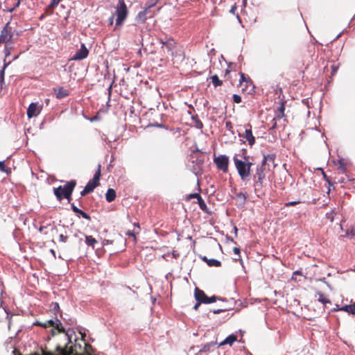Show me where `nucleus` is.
<instances>
[{
    "mask_svg": "<svg viewBox=\"0 0 355 355\" xmlns=\"http://www.w3.org/2000/svg\"><path fill=\"white\" fill-rule=\"evenodd\" d=\"M35 325L40 326L44 328L52 327L51 334L52 336H55L58 333H62L61 339L63 340L64 344L58 343L55 347V352L57 355H62V351L73 350L71 355L79 354L77 352L78 349H81V345L78 343V339H75V343L73 345L69 346V344L71 343V336L69 335L68 332H66L62 322L58 318L55 320H48L45 322L37 321L34 323Z\"/></svg>",
    "mask_w": 355,
    "mask_h": 355,
    "instance_id": "f257e3e1",
    "label": "nucleus"
},
{
    "mask_svg": "<svg viewBox=\"0 0 355 355\" xmlns=\"http://www.w3.org/2000/svg\"><path fill=\"white\" fill-rule=\"evenodd\" d=\"M76 185V181L72 180L67 182L64 186H59L53 188V193L58 201H61L63 198H66L69 202L71 200V194Z\"/></svg>",
    "mask_w": 355,
    "mask_h": 355,
    "instance_id": "f03ea898",
    "label": "nucleus"
},
{
    "mask_svg": "<svg viewBox=\"0 0 355 355\" xmlns=\"http://www.w3.org/2000/svg\"><path fill=\"white\" fill-rule=\"evenodd\" d=\"M242 161L237 156H234L233 161L238 173L243 181H245L250 176L252 163L246 160Z\"/></svg>",
    "mask_w": 355,
    "mask_h": 355,
    "instance_id": "7ed1b4c3",
    "label": "nucleus"
},
{
    "mask_svg": "<svg viewBox=\"0 0 355 355\" xmlns=\"http://www.w3.org/2000/svg\"><path fill=\"white\" fill-rule=\"evenodd\" d=\"M267 170L268 169L261 164L257 166L256 172L254 175V189L257 196L263 193L262 189Z\"/></svg>",
    "mask_w": 355,
    "mask_h": 355,
    "instance_id": "20e7f679",
    "label": "nucleus"
},
{
    "mask_svg": "<svg viewBox=\"0 0 355 355\" xmlns=\"http://www.w3.org/2000/svg\"><path fill=\"white\" fill-rule=\"evenodd\" d=\"M101 165L98 164L93 178L87 182L84 189L80 192L81 196H85L92 193L94 189L99 185L100 177L101 175Z\"/></svg>",
    "mask_w": 355,
    "mask_h": 355,
    "instance_id": "39448f33",
    "label": "nucleus"
},
{
    "mask_svg": "<svg viewBox=\"0 0 355 355\" xmlns=\"http://www.w3.org/2000/svg\"><path fill=\"white\" fill-rule=\"evenodd\" d=\"M128 8L124 0H119L115 10V15H116V26H121L123 24L128 16Z\"/></svg>",
    "mask_w": 355,
    "mask_h": 355,
    "instance_id": "423d86ee",
    "label": "nucleus"
},
{
    "mask_svg": "<svg viewBox=\"0 0 355 355\" xmlns=\"http://www.w3.org/2000/svg\"><path fill=\"white\" fill-rule=\"evenodd\" d=\"M229 162V157L225 155H220L218 156L214 155V163L216 164L218 169L224 173L228 171Z\"/></svg>",
    "mask_w": 355,
    "mask_h": 355,
    "instance_id": "0eeeda50",
    "label": "nucleus"
},
{
    "mask_svg": "<svg viewBox=\"0 0 355 355\" xmlns=\"http://www.w3.org/2000/svg\"><path fill=\"white\" fill-rule=\"evenodd\" d=\"M239 87L241 88L243 92L247 93L251 92L254 88L253 83L251 79L242 72L240 73Z\"/></svg>",
    "mask_w": 355,
    "mask_h": 355,
    "instance_id": "6e6552de",
    "label": "nucleus"
},
{
    "mask_svg": "<svg viewBox=\"0 0 355 355\" xmlns=\"http://www.w3.org/2000/svg\"><path fill=\"white\" fill-rule=\"evenodd\" d=\"M13 37L12 28L8 22L0 33V44H7L12 40Z\"/></svg>",
    "mask_w": 355,
    "mask_h": 355,
    "instance_id": "1a4fd4ad",
    "label": "nucleus"
},
{
    "mask_svg": "<svg viewBox=\"0 0 355 355\" xmlns=\"http://www.w3.org/2000/svg\"><path fill=\"white\" fill-rule=\"evenodd\" d=\"M43 104L31 103L27 109V116L28 119L37 116L42 111Z\"/></svg>",
    "mask_w": 355,
    "mask_h": 355,
    "instance_id": "9d476101",
    "label": "nucleus"
},
{
    "mask_svg": "<svg viewBox=\"0 0 355 355\" xmlns=\"http://www.w3.org/2000/svg\"><path fill=\"white\" fill-rule=\"evenodd\" d=\"M275 157L276 155L275 154H268V155H263V159L261 163V165L265 166L268 169V171L270 170V165L272 166V168H275L277 166L275 164Z\"/></svg>",
    "mask_w": 355,
    "mask_h": 355,
    "instance_id": "9b49d317",
    "label": "nucleus"
},
{
    "mask_svg": "<svg viewBox=\"0 0 355 355\" xmlns=\"http://www.w3.org/2000/svg\"><path fill=\"white\" fill-rule=\"evenodd\" d=\"M89 51L86 48L84 44H81L80 49L76 52L73 56L71 58L72 60H81L86 58L88 56Z\"/></svg>",
    "mask_w": 355,
    "mask_h": 355,
    "instance_id": "f8f14e48",
    "label": "nucleus"
},
{
    "mask_svg": "<svg viewBox=\"0 0 355 355\" xmlns=\"http://www.w3.org/2000/svg\"><path fill=\"white\" fill-rule=\"evenodd\" d=\"M248 126L249 127V128H246L243 133H242V134L239 133V135L240 137L245 139L248 141V144L250 146H252L255 143V138H254V137L252 135L251 125L248 124Z\"/></svg>",
    "mask_w": 355,
    "mask_h": 355,
    "instance_id": "ddd939ff",
    "label": "nucleus"
},
{
    "mask_svg": "<svg viewBox=\"0 0 355 355\" xmlns=\"http://www.w3.org/2000/svg\"><path fill=\"white\" fill-rule=\"evenodd\" d=\"M194 297L197 302H200L203 304H205L208 299V296L205 293V292L197 287L195 288Z\"/></svg>",
    "mask_w": 355,
    "mask_h": 355,
    "instance_id": "4468645a",
    "label": "nucleus"
},
{
    "mask_svg": "<svg viewBox=\"0 0 355 355\" xmlns=\"http://www.w3.org/2000/svg\"><path fill=\"white\" fill-rule=\"evenodd\" d=\"M164 46L166 48L168 52L173 55V50L176 47V42L172 38H167L165 40Z\"/></svg>",
    "mask_w": 355,
    "mask_h": 355,
    "instance_id": "2eb2a0df",
    "label": "nucleus"
},
{
    "mask_svg": "<svg viewBox=\"0 0 355 355\" xmlns=\"http://www.w3.org/2000/svg\"><path fill=\"white\" fill-rule=\"evenodd\" d=\"M150 7L146 8L144 11L139 12L136 17V20L139 23H144L148 17Z\"/></svg>",
    "mask_w": 355,
    "mask_h": 355,
    "instance_id": "dca6fc26",
    "label": "nucleus"
},
{
    "mask_svg": "<svg viewBox=\"0 0 355 355\" xmlns=\"http://www.w3.org/2000/svg\"><path fill=\"white\" fill-rule=\"evenodd\" d=\"M71 207L72 211L74 213L80 214V216H82L83 218H84L86 220H91V217L88 214H87L86 212L83 211V210L78 209L73 203L71 204Z\"/></svg>",
    "mask_w": 355,
    "mask_h": 355,
    "instance_id": "f3484780",
    "label": "nucleus"
},
{
    "mask_svg": "<svg viewBox=\"0 0 355 355\" xmlns=\"http://www.w3.org/2000/svg\"><path fill=\"white\" fill-rule=\"evenodd\" d=\"M12 60H9L8 62H6V60H3V67L0 71V89H2L3 85L4 84V75H5V69L11 63Z\"/></svg>",
    "mask_w": 355,
    "mask_h": 355,
    "instance_id": "a211bd4d",
    "label": "nucleus"
},
{
    "mask_svg": "<svg viewBox=\"0 0 355 355\" xmlns=\"http://www.w3.org/2000/svg\"><path fill=\"white\" fill-rule=\"evenodd\" d=\"M236 340L237 337L234 334H231L228 336L223 341H222L219 344V346H223L225 345H232L235 341H236Z\"/></svg>",
    "mask_w": 355,
    "mask_h": 355,
    "instance_id": "6ab92c4d",
    "label": "nucleus"
},
{
    "mask_svg": "<svg viewBox=\"0 0 355 355\" xmlns=\"http://www.w3.org/2000/svg\"><path fill=\"white\" fill-rule=\"evenodd\" d=\"M285 104L284 102H282L279 106L277 107L276 117L274 119H278L281 120L284 117Z\"/></svg>",
    "mask_w": 355,
    "mask_h": 355,
    "instance_id": "aec40b11",
    "label": "nucleus"
},
{
    "mask_svg": "<svg viewBox=\"0 0 355 355\" xmlns=\"http://www.w3.org/2000/svg\"><path fill=\"white\" fill-rule=\"evenodd\" d=\"M105 198L108 202L114 201L116 198V191L113 189H108L105 193Z\"/></svg>",
    "mask_w": 355,
    "mask_h": 355,
    "instance_id": "412c9836",
    "label": "nucleus"
},
{
    "mask_svg": "<svg viewBox=\"0 0 355 355\" xmlns=\"http://www.w3.org/2000/svg\"><path fill=\"white\" fill-rule=\"evenodd\" d=\"M55 95L58 98L61 99L69 95V91L64 87H60L55 90Z\"/></svg>",
    "mask_w": 355,
    "mask_h": 355,
    "instance_id": "4be33fe9",
    "label": "nucleus"
},
{
    "mask_svg": "<svg viewBox=\"0 0 355 355\" xmlns=\"http://www.w3.org/2000/svg\"><path fill=\"white\" fill-rule=\"evenodd\" d=\"M316 295L318 296V300L320 302L322 303L324 305L326 304H331V301L322 293L318 291V292L316 293Z\"/></svg>",
    "mask_w": 355,
    "mask_h": 355,
    "instance_id": "5701e85b",
    "label": "nucleus"
},
{
    "mask_svg": "<svg viewBox=\"0 0 355 355\" xmlns=\"http://www.w3.org/2000/svg\"><path fill=\"white\" fill-rule=\"evenodd\" d=\"M203 260L207 262L209 266L219 267L221 266V262L217 259H208L207 257H204Z\"/></svg>",
    "mask_w": 355,
    "mask_h": 355,
    "instance_id": "b1692460",
    "label": "nucleus"
},
{
    "mask_svg": "<svg viewBox=\"0 0 355 355\" xmlns=\"http://www.w3.org/2000/svg\"><path fill=\"white\" fill-rule=\"evenodd\" d=\"M191 119H192L193 123H194V125L196 128L202 129L203 128V123L200 120L198 114L192 116Z\"/></svg>",
    "mask_w": 355,
    "mask_h": 355,
    "instance_id": "393cba45",
    "label": "nucleus"
},
{
    "mask_svg": "<svg viewBox=\"0 0 355 355\" xmlns=\"http://www.w3.org/2000/svg\"><path fill=\"white\" fill-rule=\"evenodd\" d=\"M85 243L87 245L94 248L95 244L98 243L97 240L92 236H85Z\"/></svg>",
    "mask_w": 355,
    "mask_h": 355,
    "instance_id": "a878e982",
    "label": "nucleus"
},
{
    "mask_svg": "<svg viewBox=\"0 0 355 355\" xmlns=\"http://www.w3.org/2000/svg\"><path fill=\"white\" fill-rule=\"evenodd\" d=\"M210 79L211 80V83H213L214 87H217L223 85V81L218 78L217 75L211 76Z\"/></svg>",
    "mask_w": 355,
    "mask_h": 355,
    "instance_id": "bb28decb",
    "label": "nucleus"
},
{
    "mask_svg": "<svg viewBox=\"0 0 355 355\" xmlns=\"http://www.w3.org/2000/svg\"><path fill=\"white\" fill-rule=\"evenodd\" d=\"M198 203L201 210L207 214L210 213L206 203L205 202L202 197L199 200H198Z\"/></svg>",
    "mask_w": 355,
    "mask_h": 355,
    "instance_id": "cd10ccee",
    "label": "nucleus"
},
{
    "mask_svg": "<svg viewBox=\"0 0 355 355\" xmlns=\"http://www.w3.org/2000/svg\"><path fill=\"white\" fill-rule=\"evenodd\" d=\"M342 310H345V311L352 313L355 314V305H347L345 306L341 309Z\"/></svg>",
    "mask_w": 355,
    "mask_h": 355,
    "instance_id": "c85d7f7f",
    "label": "nucleus"
},
{
    "mask_svg": "<svg viewBox=\"0 0 355 355\" xmlns=\"http://www.w3.org/2000/svg\"><path fill=\"white\" fill-rule=\"evenodd\" d=\"M236 198L239 200L241 201V202L242 204H245V201H246V196L245 195L242 193V192H240V193H236Z\"/></svg>",
    "mask_w": 355,
    "mask_h": 355,
    "instance_id": "c756f323",
    "label": "nucleus"
},
{
    "mask_svg": "<svg viewBox=\"0 0 355 355\" xmlns=\"http://www.w3.org/2000/svg\"><path fill=\"white\" fill-rule=\"evenodd\" d=\"M0 171L6 173L8 175L11 173V169L6 166L4 162H0Z\"/></svg>",
    "mask_w": 355,
    "mask_h": 355,
    "instance_id": "7c9ffc66",
    "label": "nucleus"
},
{
    "mask_svg": "<svg viewBox=\"0 0 355 355\" xmlns=\"http://www.w3.org/2000/svg\"><path fill=\"white\" fill-rule=\"evenodd\" d=\"M322 175H323L324 179L326 180V182L329 184V188H328V191H327V193H329L331 190L330 187L333 185V183L331 181V178L329 177H328L324 171H322Z\"/></svg>",
    "mask_w": 355,
    "mask_h": 355,
    "instance_id": "2f4dec72",
    "label": "nucleus"
},
{
    "mask_svg": "<svg viewBox=\"0 0 355 355\" xmlns=\"http://www.w3.org/2000/svg\"><path fill=\"white\" fill-rule=\"evenodd\" d=\"M215 343H207L206 345H205L203 346V347L200 350V352H209L210 351V349L211 347L214 345Z\"/></svg>",
    "mask_w": 355,
    "mask_h": 355,
    "instance_id": "473e14b6",
    "label": "nucleus"
},
{
    "mask_svg": "<svg viewBox=\"0 0 355 355\" xmlns=\"http://www.w3.org/2000/svg\"><path fill=\"white\" fill-rule=\"evenodd\" d=\"M139 231L135 232V230L132 231H128L126 233V235L129 236H132L133 238L134 241L135 242L137 240L136 234H139Z\"/></svg>",
    "mask_w": 355,
    "mask_h": 355,
    "instance_id": "72a5a7b5",
    "label": "nucleus"
},
{
    "mask_svg": "<svg viewBox=\"0 0 355 355\" xmlns=\"http://www.w3.org/2000/svg\"><path fill=\"white\" fill-rule=\"evenodd\" d=\"M347 235L352 238H355V226H352L347 231Z\"/></svg>",
    "mask_w": 355,
    "mask_h": 355,
    "instance_id": "f704fd0d",
    "label": "nucleus"
},
{
    "mask_svg": "<svg viewBox=\"0 0 355 355\" xmlns=\"http://www.w3.org/2000/svg\"><path fill=\"white\" fill-rule=\"evenodd\" d=\"M62 0H52L51 4L49 6V9H54Z\"/></svg>",
    "mask_w": 355,
    "mask_h": 355,
    "instance_id": "c9c22d12",
    "label": "nucleus"
},
{
    "mask_svg": "<svg viewBox=\"0 0 355 355\" xmlns=\"http://www.w3.org/2000/svg\"><path fill=\"white\" fill-rule=\"evenodd\" d=\"M217 300H220V299L215 295H213L210 297H208L207 301H206L205 304H210V303L215 302Z\"/></svg>",
    "mask_w": 355,
    "mask_h": 355,
    "instance_id": "e433bc0d",
    "label": "nucleus"
},
{
    "mask_svg": "<svg viewBox=\"0 0 355 355\" xmlns=\"http://www.w3.org/2000/svg\"><path fill=\"white\" fill-rule=\"evenodd\" d=\"M11 48H9L8 45H6L4 53H5V59L4 60L7 59V58L10 55Z\"/></svg>",
    "mask_w": 355,
    "mask_h": 355,
    "instance_id": "4c0bfd02",
    "label": "nucleus"
},
{
    "mask_svg": "<svg viewBox=\"0 0 355 355\" xmlns=\"http://www.w3.org/2000/svg\"><path fill=\"white\" fill-rule=\"evenodd\" d=\"M68 240V236L64 235L63 234H60L59 235V241L62 243H66Z\"/></svg>",
    "mask_w": 355,
    "mask_h": 355,
    "instance_id": "58836bf2",
    "label": "nucleus"
},
{
    "mask_svg": "<svg viewBox=\"0 0 355 355\" xmlns=\"http://www.w3.org/2000/svg\"><path fill=\"white\" fill-rule=\"evenodd\" d=\"M234 102L236 103H240L241 102V97L238 94L233 95Z\"/></svg>",
    "mask_w": 355,
    "mask_h": 355,
    "instance_id": "ea45409f",
    "label": "nucleus"
},
{
    "mask_svg": "<svg viewBox=\"0 0 355 355\" xmlns=\"http://www.w3.org/2000/svg\"><path fill=\"white\" fill-rule=\"evenodd\" d=\"M201 198L200 195L197 193H191L188 196V199L196 198L197 200Z\"/></svg>",
    "mask_w": 355,
    "mask_h": 355,
    "instance_id": "a19ab883",
    "label": "nucleus"
},
{
    "mask_svg": "<svg viewBox=\"0 0 355 355\" xmlns=\"http://www.w3.org/2000/svg\"><path fill=\"white\" fill-rule=\"evenodd\" d=\"M308 52L309 53L310 55L311 56H313V54L315 53V47L313 45H310L309 47H308Z\"/></svg>",
    "mask_w": 355,
    "mask_h": 355,
    "instance_id": "79ce46f5",
    "label": "nucleus"
},
{
    "mask_svg": "<svg viewBox=\"0 0 355 355\" xmlns=\"http://www.w3.org/2000/svg\"><path fill=\"white\" fill-rule=\"evenodd\" d=\"M331 76H334L338 71V66L336 64L331 65Z\"/></svg>",
    "mask_w": 355,
    "mask_h": 355,
    "instance_id": "37998d69",
    "label": "nucleus"
},
{
    "mask_svg": "<svg viewBox=\"0 0 355 355\" xmlns=\"http://www.w3.org/2000/svg\"><path fill=\"white\" fill-rule=\"evenodd\" d=\"M227 309H214V310L213 311V313H214V314H218V313H221V312H223V311H227Z\"/></svg>",
    "mask_w": 355,
    "mask_h": 355,
    "instance_id": "c03bdc74",
    "label": "nucleus"
},
{
    "mask_svg": "<svg viewBox=\"0 0 355 355\" xmlns=\"http://www.w3.org/2000/svg\"><path fill=\"white\" fill-rule=\"evenodd\" d=\"M20 1H21V0H18L17 3L15 4V6L13 8L9 9L8 12H13L19 6Z\"/></svg>",
    "mask_w": 355,
    "mask_h": 355,
    "instance_id": "a18cd8bd",
    "label": "nucleus"
},
{
    "mask_svg": "<svg viewBox=\"0 0 355 355\" xmlns=\"http://www.w3.org/2000/svg\"><path fill=\"white\" fill-rule=\"evenodd\" d=\"M326 217L331 221L333 222L334 220V216H333V212L327 213L326 214Z\"/></svg>",
    "mask_w": 355,
    "mask_h": 355,
    "instance_id": "49530a36",
    "label": "nucleus"
},
{
    "mask_svg": "<svg viewBox=\"0 0 355 355\" xmlns=\"http://www.w3.org/2000/svg\"><path fill=\"white\" fill-rule=\"evenodd\" d=\"M233 252L236 254H240V248H237V247H235L233 248Z\"/></svg>",
    "mask_w": 355,
    "mask_h": 355,
    "instance_id": "de8ad7c7",
    "label": "nucleus"
},
{
    "mask_svg": "<svg viewBox=\"0 0 355 355\" xmlns=\"http://www.w3.org/2000/svg\"><path fill=\"white\" fill-rule=\"evenodd\" d=\"M200 304H202V302H197L196 304L193 306V309L198 310V309L200 306Z\"/></svg>",
    "mask_w": 355,
    "mask_h": 355,
    "instance_id": "09e8293b",
    "label": "nucleus"
},
{
    "mask_svg": "<svg viewBox=\"0 0 355 355\" xmlns=\"http://www.w3.org/2000/svg\"><path fill=\"white\" fill-rule=\"evenodd\" d=\"M159 43H160V44H162V48L163 49V48H164V42H165V40H163V39H162V38H161V39H159Z\"/></svg>",
    "mask_w": 355,
    "mask_h": 355,
    "instance_id": "8fccbe9b",
    "label": "nucleus"
},
{
    "mask_svg": "<svg viewBox=\"0 0 355 355\" xmlns=\"http://www.w3.org/2000/svg\"><path fill=\"white\" fill-rule=\"evenodd\" d=\"M53 305H54V307H53L54 309L57 310V309H60L59 304L58 303H54Z\"/></svg>",
    "mask_w": 355,
    "mask_h": 355,
    "instance_id": "3c124183",
    "label": "nucleus"
},
{
    "mask_svg": "<svg viewBox=\"0 0 355 355\" xmlns=\"http://www.w3.org/2000/svg\"><path fill=\"white\" fill-rule=\"evenodd\" d=\"M297 203V202H288L287 203V205L288 206H291V205H295Z\"/></svg>",
    "mask_w": 355,
    "mask_h": 355,
    "instance_id": "603ef678",
    "label": "nucleus"
},
{
    "mask_svg": "<svg viewBox=\"0 0 355 355\" xmlns=\"http://www.w3.org/2000/svg\"><path fill=\"white\" fill-rule=\"evenodd\" d=\"M134 226L136 227L138 229V231L140 230V226L139 223H134Z\"/></svg>",
    "mask_w": 355,
    "mask_h": 355,
    "instance_id": "864d4df0",
    "label": "nucleus"
},
{
    "mask_svg": "<svg viewBox=\"0 0 355 355\" xmlns=\"http://www.w3.org/2000/svg\"><path fill=\"white\" fill-rule=\"evenodd\" d=\"M235 10H236V7L235 6H232L231 10H230V12H232V13H234Z\"/></svg>",
    "mask_w": 355,
    "mask_h": 355,
    "instance_id": "5fc2aeb1",
    "label": "nucleus"
},
{
    "mask_svg": "<svg viewBox=\"0 0 355 355\" xmlns=\"http://www.w3.org/2000/svg\"><path fill=\"white\" fill-rule=\"evenodd\" d=\"M85 334L82 335V340H83V341H85Z\"/></svg>",
    "mask_w": 355,
    "mask_h": 355,
    "instance_id": "6e6d98bb",
    "label": "nucleus"
},
{
    "mask_svg": "<svg viewBox=\"0 0 355 355\" xmlns=\"http://www.w3.org/2000/svg\"><path fill=\"white\" fill-rule=\"evenodd\" d=\"M18 57H19V55H15V56H14V58H13L12 60H15L17 59V58H18Z\"/></svg>",
    "mask_w": 355,
    "mask_h": 355,
    "instance_id": "4d7b16f0",
    "label": "nucleus"
},
{
    "mask_svg": "<svg viewBox=\"0 0 355 355\" xmlns=\"http://www.w3.org/2000/svg\"><path fill=\"white\" fill-rule=\"evenodd\" d=\"M276 125H277V123H275L272 125V128H275L276 127Z\"/></svg>",
    "mask_w": 355,
    "mask_h": 355,
    "instance_id": "13d9d810",
    "label": "nucleus"
},
{
    "mask_svg": "<svg viewBox=\"0 0 355 355\" xmlns=\"http://www.w3.org/2000/svg\"><path fill=\"white\" fill-rule=\"evenodd\" d=\"M230 124H231V123H230V122H227V123H226V125H227V126H228V125H230Z\"/></svg>",
    "mask_w": 355,
    "mask_h": 355,
    "instance_id": "bf43d9fd",
    "label": "nucleus"
},
{
    "mask_svg": "<svg viewBox=\"0 0 355 355\" xmlns=\"http://www.w3.org/2000/svg\"><path fill=\"white\" fill-rule=\"evenodd\" d=\"M113 21V17L111 18L110 24H112Z\"/></svg>",
    "mask_w": 355,
    "mask_h": 355,
    "instance_id": "052dcab7",
    "label": "nucleus"
},
{
    "mask_svg": "<svg viewBox=\"0 0 355 355\" xmlns=\"http://www.w3.org/2000/svg\"><path fill=\"white\" fill-rule=\"evenodd\" d=\"M294 273H295V274H296V275H298V274H300V272L296 271V272H295Z\"/></svg>",
    "mask_w": 355,
    "mask_h": 355,
    "instance_id": "680f3d73",
    "label": "nucleus"
},
{
    "mask_svg": "<svg viewBox=\"0 0 355 355\" xmlns=\"http://www.w3.org/2000/svg\"><path fill=\"white\" fill-rule=\"evenodd\" d=\"M43 227H40V231L41 232L42 230Z\"/></svg>",
    "mask_w": 355,
    "mask_h": 355,
    "instance_id": "e2e57ef3",
    "label": "nucleus"
},
{
    "mask_svg": "<svg viewBox=\"0 0 355 355\" xmlns=\"http://www.w3.org/2000/svg\"><path fill=\"white\" fill-rule=\"evenodd\" d=\"M354 181H355V180H354Z\"/></svg>",
    "mask_w": 355,
    "mask_h": 355,
    "instance_id": "0e129e2a",
    "label": "nucleus"
}]
</instances>
